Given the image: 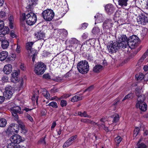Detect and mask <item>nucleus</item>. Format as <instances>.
<instances>
[{
	"mask_svg": "<svg viewBox=\"0 0 148 148\" xmlns=\"http://www.w3.org/2000/svg\"><path fill=\"white\" fill-rule=\"evenodd\" d=\"M127 96L128 97V98L130 99H132L133 97V94L132 93H130L127 95Z\"/></svg>",
	"mask_w": 148,
	"mask_h": 148,
	"instance_id": "nucleus-61",
	"label": "nucleus"
},
{
	"mask_svg": "<svg viewBox=\"0 0 148 148\" xmlns=\"http://www.w3.org/2000/svg\"><path fill=\"white\" fill-rule=\"evenodd\" d=\"M10 140L12 142L18 145L21 141L22 139L21 136L18 134H16L11 136Z\"/></svg>",
	"mask_w": 148,
	"mask_h": 148,
	"instance_id": "nucleus-14",
	"label": "nucleus"
},
{
	"mask_svg": "<svg viewBox=\"0 0 148 148\" xmlns=\"http://www.w3.org/2000/svg\"><path fill=\"white\" fill-rule=\"evenodd\" d=\"M90 120L88 119H81V122L84 123H90Z\"/></svg>",
	"mask_w": 148,
	"mask_h": 148,
	"instance_id": "nucleus-46",
	"label": "nucleus"
},
{
	"mask_svg": "<svg viewBox=\"0 0 148 148\" xmlns=\"http://www.w3.org/2000/svg\"><path fill=\"white\" fill-rule=\"evenodd\" d=\"M88 60H89L90 61H91L93 60V57L90 56H89L88 58Z\"/></svg>",
	"mask_w": 148,
	"mask_h": 148,
	"instance_id": "nucleus-64",
	"label": "nucleus"
},
{
	"mask_svg": "<svg viewBox=\"0 0 148 148\" xmlns=\"http://www.w3.org/2000/svg\"><path fill=\"white\" fill-rule=\"evenodd\" d=\"M82 99V98L80 96L76 95L72 97L71 100V101L73 102H75Z\"/></svg>",
	"mask_w": 148,
	"mask_h": 148,
	"instance_id": "nucleus-34",
	"label": "nucleus"
},
{
	"mask_svg": "<svg viewBox=\"0 0 148 148\" xmlns=\"http://www.w3.org/2000/svg\"><path fill=\"white\" fill-rule=\"evenodd\" d=\"M138 41V38L136 35L130 36L128 38V47L132 49L134 48Z\"/></svg>",
	"mask_w": 148,
	"mask_h": 148,
	"instance_id": "nucleus-6",
	"label": "nucleus"
},
{
	"mask_svg": "<svg viewBox=\"0 0 148 148\" xmlns=\"http://www.w3.org/2000/svg\"><path fill=\"white\" fill-rule=\"evenodd\" d=\"M33 44L34 43L32 42H29L27 43L26 45L32 48V46L33 45Z\"/></svg>",
	"mask_w": 148,
	"mask_h": 148,
	"instance_id": "nucleus-58",
	"label": "nucleus"
},
{
	"mask_svg": "<svg viewBox=\"0 0 148 148\" xmlns=\"http://www.w3.org/2000/svg\"><path fill=\"white\" fill-rule=\"evenodd\" d=\"M119 47V44L117 42H112L108 45L107 49L110 53H112L116 52Z\"/></svg>",
	"mask_w": 148,
	"mask_h": 148,
	"instance_id": "nucleus-7",
	"label": "nucleus"
},
{
	"mask_svg": "<svg viewBox=\"0 0 148 148\" xmlns=\"http://www.w3.org/2000/svg\"><path fill=\"white\" fill-rule=\"evenodd\" d=\"M121 138L119 136H117L115 138V143L117 146H118L119 144L122 140Z\"/></svg>",
	"mask_w": 148,
	"mask_h": 148,
	"instance_id": "nucleus-37",
	"label": "nucleus"
},
{
	"mask_svg": "<svg viewBox=\"0 0 148 148\" xmlns=\"http://www.w3.org/2000/svg\"><path fill=\"white\" fill-rule=\"evenodd\" d=\"M21 19L23 21L26 20L27 24L29 25H32L36 22L37 17L35 14L30 12L28 13L26 15L25 13L22 14L21 16Z\"/></svg>",
	"mask_w": 148,
	"mask_h": 148,
	"instance_id": "nucleus-1",
	"label": "nucleus"
},
{
	"mask_svg": "<svg viewBox=\"0 0 148 148\" xmlns=\"http://www.w3.org/2000/svg\"><path fill=\"white\" fill-rule=\"evenodd\" d=\"M147 56V53H145L143 55L142 57L138 60L137 63V65H140L143 62L145 59L146 58Z\"/></svg>",
	"mask_w": 148,
	"mask_h": 148,
	"instance_id": "nucleus-24",
	"label": "nucleus"
},
{
	"mask_svg": "<svg viewBox=\"0 0 148 148\" xmlns=\"http://www.w3.org/2000/svg\"><path fill=\"white\" fill-rule=\"evenodd\" d=\"M93 88V86H91L90 87H89L87 89H86L85 90V92L88 91H90L91 90H92Z\"/></svg>",
	"mask_w": 148,
	"mask_h": 148,
	"instance_id": "nucleus-51",
	"label": "nucleus"
},
{
	"mask_svg": "<svg viewBox=\"0 0 148 148\" xmlns=\"http://www.w3.org/2000/svg\"><path fill=\"white\" fill-rule=\"evenodd\" d=\"M46 69V65L42 62H40L35 64L34 71L37 75H41L44 73Z\"/></svg>",
	"mask_w": 148,
	"mask_h": 148,
	"instance_id": "nucleus-3",
	"label": "nucleus"
},
{
	"mask_svg": "<svg viewBox=\"0 0 148 148\" xmlns=\"http://www.w3.org/2000/svg\"><path fill=\"white\" fill-rule=\"evenodd\" d=\"M67 104V103L66 100H62L61 101L60 104L62 107H64L66 106Z\"/></svg>",
	"mask_w": 148,
	"mask_h": 148,
	"instance_id": "nucleus-44",
	"label": "nucleus"
},
{
	"mask_svg": "<svg viewBox=\"0 0 148 148\" xmlns=\"http://www.w3.org/2000/svg\"><path fill=\"white\" fill-rule=\"evenodd\" d=\"M78 115L80 116L81 117H87L90 118L91 117V116L87 114V112L86 111H84L82 113L81 112H79L78 113Z\"/></svg>",
	"mask_w": 148,
	"mask_h": 148,
	"instance_id": "nucleus-28",
	"label": "nucleus"
},
{
	"mask_svg": "<svg viewBox=\"0 0 148 148\" xmlns=\"http://www.w3.org/2000/svg\"><path fill=\"white\" fill-rule=\"evenodd\" d=\"M105 9L106 12L109 15L113 13L115 10V8L111 4H108L105 7Z\"/></svg>",
	"mask_w": 148,
	"mask_h": 148,
	"instance_id": "nucleus-13",
	"label": "nucleus"
},
{
	"mask_svg": "<svg viewBox=\"0 0 148 148\" xmlns=\"http://www.w3.org/2000/svg\"><path fill=\"white\" fill-rule=\"evenodd\" d=\"M20 68L22 70L24 71L25 70V66L23 64H21L20 65Z\"/></svg>",
	"mask_w": 148,
	"mask_h": 148,
	"instance_id": "nucleus-55",
	"label": "nucleus"
},
{
	"mask_svg": "<svg viewBox=\"0 0 148 148\" xmlns=\"http://www.w3.org/2000/svg\"><path fill=\"white\" fill-rule=\"evenodd\" d=\"M100 127H102L107 132H108L110 131V130H109L108 127H106L105 125L103 124H101L100 125Z\"/></svg>",
	"mask_w": 148,
	"mask_h": 148,
	"instance_id": "nucleus-45",
	"label": "nucleus"
},
{
	"mask_svg": "<svg viewBox=\"0 0 148 148\" xmlns=\"http://www.w3.org/2000/svg\"><path fill=\"white\" fill-rule=\"evenodd\" d=\"M139 131V128L138 127L135 128L134 131L133 136L134 137H136L138 134Z\"/></svg>",
	"mask_w": 148,
	"mask_h": 148,
	"instance_id": "nucleus-42",
	"label": "nucleus"
},
{
	"mask_svg": "<svg viewBox=\"0 0 148 148\" xmlns=\"http://www.w3.org/2000/svg\"><path fill=\"white\" fill-rule=\"evenodd\" d=\"M88 37L87 34L86 33H84L82 35V38L84 39H86Z\"/></svg>",
	"mask_w": 148,
	"mask_h": 148,
	"instance_id": "nucleus-63",
	"label": "nucleus"
},
{
	"mask_svg": "<svg viewBox=\"0 0 148 148\" xmlns=\"http://www.w3.org/2000/svg\"><path fill=\"white\" fill-rule=\"evenodd\" d=\"M43 77L44 78L47 79H50L51 78L50 76L48 74L44 75Z\"/></svg>",
	"mask_w": 148,
	"mask_h": 148,
	"instance_id": "nucleus-49",
	"label": "nucleus"
},
{
	"mask_svg": "<svg viewBox=\"0 0 148 148\" xmlns=\"http://www.w3.org/2000/svg\"><path fill=\"white\" fill-rule=\"evenodd\" d=\"M71 76V71H69L68 73H67L64 75V76L66 77H70Z\"/></svg>",
	"mask_w": 148,
	"mask_h": 148,
	"instance_id": "nucleus-57",
	"label": "nucleus"
},
{
	"mask_svg": "<svg viewBox=\"0 0 148 148\" xmlns=\"http://www.w3.org/2000/svg\"><path fill=\"white\" fill-rule=\"evenodd\" d=\"M89 68L88 63L86 60L80 61L77 66L79 72L82 74L86 73L89 70Z\"/></svg>",
	"mask_w": 148,
	"mask_h": 148,
	"instance_id": "nucleus-2",
	"label": "nucleus"
},
{
	"mask_svg": "<svg viewBox=\"0 0 148 148\" xmlns=\"http://www.w3.org/2000/svg\"><path fill=\"white\" fill-rule=\"evenodd\" d=\"M13 88L10 85L7 86L5 88L3 95L6 99H9L13 95Z\"/></svg>",
	"mask_w": 148,
	"mask_h": 148,
	"instance_id": "nucleus-8",
	"label": "nucleus"
},
{
	"mask_svg": "<svg viewBox=\"0 0 148 148\" xmlns=\"http://www.w3.org/2000/svg\"><path fill=\"white\" fill-rule=\"evenodd\" d=\"M9 45L8 41L5 40H3L1 42V47L3 49H7Z\"/></svg>",
	"mask_w": 148,
	"mask_h": 148,
	"instance_id": "nucleus-26",
	"label": "nucleus"
},
{
	"mask_svg": "<svg viewBox=\"0 0 148 148\" xmlns=\"http://www.w3.org/2000/svg\"><path fill=\"white\" fill-rule=\"evenodd\" d=\"M118 40L120 48L124 49L128 47V39L125 35H120L119 36Z\"/></svg>",
	"mask_w": 148,
	"mask_h": 148,
	"instance_id": "nucleus-4",
	"label": "nucleus"
},
{
	"mask_svg": "<svg viewBox=\"0 0 148 148\" xmlns=\"http://www.w3.org/2000/svg\"><path fill=\"white\" fill-rule=\"evenodd\" d=\"M38 0H28L27 9H30L31 11V9H32L33 7L37 4L36 2Z\"/></svg>",
	"mask_w": 148,
	"mask_h": 148,
	"instance_id": "nucleus-17",
	"label": "nucleus"
},
{
	"mask_svg": "<svg viewBox=\"0 0 148 148\" xmlns=\"http://www.w3.org/2000/svg\"><path fill=\"white\" fill-rule=\"evenodd\" d=\"M4 22L2 21H0V30L4 27Z\"/></svg>",
	"mask_w": 148,
	"mask_h": 148,
	"instance_id": "nucleus-48",
	"label": "nucleus"
},
{
	"mask_svg": "<svg viewBox=\"0 0 148 148\" xmlns=\"http://www.w3.org/2000/svg\"><path fill=\"white\" fill-rule=\"evenodd\" d=\"M35 36L38 40L44 39L45 37V34L41 31L36 32Z\"/></svg>",
	"mask_w": 148,
	"mask_h": 148,
	"instance_id": "nucleus-19",
	"label": "nucleus"
},
{
	"mask_svg": "<svg viewBox=\"0 0 148 148\" xmlns=\"http://www.w3.org/2000/svg\"><path fill=\"white\" fill-rule=\"evenodd\" d=\"M88 25V23H84L82 24L81 28L82 29H85L86 28Z\"/></svg>",
	"mask_w": 148,
	"mask_h": 148,
	"instance_id": "nucleus-47",
	"label": "nucleus"
},
{
	"mask_svg": "<svg viewBox=\"0 0 148 148\" xmlns=\"http://www.w3.org/2000/svg\"><path fill=\"white\" fill-rule=\"evenodd\" d=\"M7 121L4 118L0 119V127H4L6 126Z\"/></svg>",
	"mask_w": 148,
	"mask_h": 148,
	"instance_id": "nucleus-30",
	"label": "nucleus"
},
{
	"mask_svg": "<svg viewBox=\"0 0 148 148\" xmlns=\"http://www.w3.org/2000/svg\"><path fill=\"white\" fill-rule=\"evenodd\" d=\"M137 22L139 24L145 25L148 22V17L145 14H141L138 17Z\"/></svg>",
	"mask_w": 148,
	"mask_h": 148,
	"instance_id": "nucleus-11",
	"label": "nucleus"
},
{
	"mask_svg": "<svg viewBox=\"0 0 148 148\" xmlns=\"http://www.w3.org/2000/svg\"><path fill=\"white\" fill-rule=\"evenodd\" d=\"M26 48L27 50V51H28V52H29V53L30 54V53H29V51H30V53H32L31 49H32V48L26 45Z\"/></svg>",
	"mask_w": 148,
	"mask_h": 148,
	"instance_id": "nucleus-54",
	"label": "nucleus"
},
{
	"mask_svg": "<svg viewBox=\"0 0 148 148\" xmlns=\"http://www.w3.org/2000/svg\"><path fill=\"white\" fill-rule=\"evenodd\" d=\"M100 32V29L98 27H94L92 30V33L94 35H98Z\"/></svg>",
	"mask_w": 148,
	"mask_h": 148,
	"instance_id": "nucleus-32",
	"label": "nucleus"
},
{
	"mask_svg": "<svg viewBox=\"0 0 148 148\" xmlns=\"http://www.w3.org/2000/svg\"><path fill=\"white\" fill-rule=\"evenodd\" d=\"M145 76L143 75L142 73L140 74L139 75H137L135 76V77L137 79V80H140L143 78L144 79Z\"/></svg>",
	"mask_w": 148,
	"mask_h": 148,
	"instance_id": "nucleus-40",
	"label": "nucleus"
},
{
	"mask_svg": "<svg viewBox=\"0 0 148 148\" xmlns=\"http://www.w3.org/2000/svg\"><path fill=\"white\" fill-rule=\"evenodd\" d=\"M77 137V136L76 135L71 137L64 143L63 145V147L65 148L69 147L72 144L74 141L76 139Z\"/></svg>",
	"mask_w": 148,
	"mask_h": 148,
	"instance_id": "nucleus-15",
	"label": "nucleus"
},
{
	"mask_svg": "<svg viewBox=\"0 0 148 148\" xmlns=\"http://www.w3.org/2000/svg\"><path fill=\"white\" fill-rule=\"evenodd\" d=\"M16 121L18 124L19 127H20L22 131L21 132H23V134L26 133L27 131L25 129V126L23 123L21 121L18 120V119H16Z\"/></svg>",
	"mask_w": 148,
	"mask_h": 148,
	"instance_id": "nucleus-20",
	"label": "nucleus"
},
{
	"mask_svg": "<svg viewBox=\"0 0 148 148\" xmlns=\"http://www.w3.org/2000/svg\"><path fill=\"white\" fill-rule=\"evenodd\" d=\"M42 95L44 96L47 99H48L50 98V94L46 90H45L43 91Z\"/></svg>",
	"mask_w": 148,
	"mask_h": 148,
	"instance_id": "nucleus-38",
	"label": "nucleus"
},
{
	"mask_svg": "<svg viewBox=\"0 0 148 148\" xmlns=\"http://www.w3.org/2000/svg\"><path fill=\"white\" fill-rule=\"evenodd\" d=\"M143 135L144 136H147L148 135V130H143Z\"/></svg>",
	"mask_w": 148,
	"mask_h": 148,
	"instance_id": "nucleus-60",
	"label": "nucleus"
},
{
	"mask_svg": "<svg viewBox=\"0 0 148 148\" xmlns=\"http://www.w3.org/2000/svg\"><path fill=\"white\" fill-rule=\"evenodd\" d=\"M8 53L6 51H3L0 53V60L3 61L8 56Z\"/></svg>",
	"mask_w": 148,
	"mask_h": 148,
	"instance_id": "nucleus-22",
	"label": "nucleus"
},
{
	"mask_svg": "<svg viewBox=\"0 0 148 148\" xmlns=\"http://www.w3.org/2000/svg\"><path fill=\"white\" fill-rule=\"evenodd\" d=\"M49 106H51L52 107L55 108H57L58 105L57 103L54 101H52L49 103L48 105Z\"/></svg>",
	"mask_w": 148,
	"mask_h": 148,
	"instance_id": "nucleus-39",
	"label": "nucleus"
},
{
	"mask_svg": "<svg viewBox=\"0 0 148 148\" xmlns=\"http://www.w3.org/2000/svg\"><path fill=\"white\" fill-rule=\"evenodd\" d=\"M148 34V29L146 28H143L142 30L141 35L143 37Z\"/></svg>",
	"mask_w": 148,
	"mask_h": 148,
	"instance_id": "nucleus-33",
	"label": "nucleus"
},
{
	"mask_svg": "<svg viewBox=\"0 0 148 148\" xmlns=\"http://www.w3.org/2000/svg\"><path fill=\"white\" fill-rule=\"evenodd\" d=\"M103 67L100 65L95 66L93 68V71L95 73H99L103 69Z\"/></svg>",
	"mask_w": 148,
	"mask_h": 148,
	"instance_id": "nucleus-23",
	"label": "nucleus"
},
{
	"mask_svg": "<svg viewBox=\"0 0 148 148\" xmlns=\"http://www.w3.org/2000/svg\"><path fill=\"white\" fill-rule=\"evenodd\" d=\"M1 33L4 34H8L9 32V29L8 27H4L3 28L0 30Z\"/></svg>",
	"mask_w": 148,
	"mask_h": 148,
	"instance_id": "nucleus-29",
	"label": "nucleus"
},
{
	"mask_svg": "<svg viewBox=\"0 0 148 148\" xmlns=\"http://www.w3.org/2000/svg\"><path fill=\"white\" fill-rule=\"evenodd\" d=\"M20 47L19 45L18 44L17 45V47L16 49V51L17 53H19L20 52Z\"/></svg>",
	"mask_w": 148,
	"mask_h": 148,
	"instance_id": "nucleus-56",
	"label": "nucleus"
},
{
	"mask_svg": "<svg viewBox=\"0 0 148 148\" xmlns=\"http://www.w3.org/2000/svg\"><path fill=\"white\" fill-rule=\"evenodd\" d=\"M128 0H118V4L122 7H125L127 5Z\"/></svg>",
	"mask_w": 148,
	"mask_h": 148,
	"instance_id": "nucleus-25",
	"label": "nucleus"
},
{
	"mask_svg": "<svg viewBox=\"0 0 148 148\" xmlns=\"http://www.w3.org/2000/svg\"><path fill=\"white\" fill-rule=\"evenodd\" d=\"M136 107L137 108H139L140 110L143 112L147 110V104L145 102H137L136 104Z\"/></svg>",
	"mask_w": 148,
	"mask_h": 148,
	"instance_id": "nucleus-16",
	"label": "nucleus"
},
{
	"mask_svg": "<svg viewBox=\"0 0 148 148\" xmlns=\"http://www.w3.org/2000/svg\"><path fill=\"white\" fill-rule=\"evenodd\" d=\"M137 102L143 103L145 99V97L144 95L141 94L137 96Z\"/></svg>",
	"mask_w": 148,
	"mask_h": 148,
	"instance_id": "nucleus-31",
	"label": "nucleus"
},
{
	"mask_svg": "<svg viewBox=\"0 0 148 148\" xmlns=\"http://www.w3.org/2000/svg\"><path fill=\"white\" fill-rule=\"evenodd\" d=\"M137 148H146L147 147L146 145L143 143H141L139 144V142L138 141L137 143Z\"/></svg>",
	"mask_w": 148,
	"mask_h": 148,
	"instance_id": "nucleus-43",
	"label": "nucleus"
},
{
	"mask_svg": "<svg viewBox=\"0 0 148 148\" xmlns=\"http://www.w3.org/2000/svg\"><path fill=\"white\" fill-rule=\"evenodd\" d=\"M113 23L110 19L106 20L104 22L102 27L103 29L107 32L110 31V29L112 27Z\"/></svg>",
	"mask_w": 148,
	"mask_h": 148,
	"instance_id": "nucleus-9",
	"label": "nucleus"
},
{
	"mask_svg": "<svg viewBox=\"0 0 148 148\" xmlns=\"http://www.w3.org/2000/svg\"><path fill=\"white\" fill-rule=\"evenodd\" d=\"M16 144L11 142L8 145V148H18V145Z\"/></svg>",
	"mask_w": 148,
	"mask_h": 148,
	"instance_id": "nucleus-36",
	"label": "nucleus"
},
{
	"mask_svg": "<svg viewBox=\"0 0 148 148\" xmlns=\"http://www.w3.org/2000/svg\"><path fill=\"white\" fill-rule=\"evenodd\" d=\"M12 69V66L10 64H8L4 66L3 71L4 73L9 74L11 72Z\"/></svg>",
	"mask_w": 148,
	"mask_h": 148,
	"instance_id": "nucleus-18",
	"label": "nucleus"
},
{
	"mask_svg": "<svg viewBox=\"0 0 148 148\" xmlns=\"http://www.w3.org/2000/svg\"><path fill=\"white\" fill-rule=\"evenodd\" d=\"M90 123L93 124V125H96L98 126L99 127H100V125L101 124H98L97 123H95V122L93 121H92L90 120Z\"/></svg>",
	"mask_w": 148,
	"mask_h": 148,
	"instance_id": "nucleus-52",
	"label": "nucleus"
},
{
	"mask_svg": "<svg viewBox=\"0 0 148 148\" xmlns=\"http://www.w3.org/2000/svg\"><path fill=\"white\" fill-rule=\"evenodd\" d=\"M112 117L113 118L112 121L114 123H116L117 122L119 119V116L117 114H115L112 116Z\"/></svg>",
	"mask_w": 148,
	"mask_h": 148,
	"instance_id": "nucleus-35",
	"label": "nucleus"
},
{
	"mask_svg": "<svg viewBox=\"0 0 148 148\" xmlns=\"http://www.w3.org/2000/svg\"><path fill=\"white\" fill-rule=\"evenodd\" d=\"M5 15V12L3 11H0V17H4Z\"/></svg>",
	"mask_w": 148,
	"mask_h": 148,
	"instance_id": "nucleus-53",
	"label": "nucleus"
},
{
	"mask_svg": "<svg viewBox=\"0 0 148 148\" xmlns=\"http://www.w3.org/2000/svg\"><path fill=\"white\" fill-rule=\"evenodd\" d=\"M10 111L12 116H14L16 119L18 118V113L21 114L22 113L21 112V108L19 106H16L14 107H12L10 109Z\"/></svg>",
	"mask_w": 148,
	"mask_h": 148,
	"instance_id": "nucleus-10",
	"label": "nucleus"
},
{
	"mask_svg": "<svg viewBox=\"0 0 148 148\" xmlns=\"http://www.w3.org/2000/svg\"><path fill=\"white\" fill-rule=\"evenodd\" d=\"M41 143H42L44 144H45L46 142L45 141V138H41L40 140Z\"/></svg>",
	"mask_w": 148,
	"mask_h": 148,
	"instance_id": "nucleus-62",
	"label": "nucleus"
},
{
	"mask_svg": "<svg viewBox=\"0 0 148 148\" xmlns=\"http://www.w3.org/2000/svg\"><path fill=\"white\" fill-rule=\"evenodd\" d=\"M19 130V127L18 125L15 123L11 124L8 128L7 132L8 133L12 134L15 132L17 133Z\"/></svg>",
	"mask_w": 148,
	"mask_h": 148,
	"instance_id": "nucleus-12",
	"label": "nucleus"
},
{
	"mask_svg": "<svg viewBox=\"0 0 148 148\" xmlns=\"http://www.w3.org/2000/svg\"><path fill=\"white\" fill-rule=\"evenodd\" d=\"M9 27L10 29H13L14 27V18L12 15H10L9 18Z\"/></svg>",
	"mask_w": 148,
	"mask_h": 148,
	"instance_id": "nucleus-27",
	"label": "nucleus"
},
{
	"mask_svg": "<svg viewBox=\"0 0 148 148\" xmlns=\"http://www.w3.org/2000/svg\"><path fill=\"white\" fill-rule=\"evenodd\" d=\"M71 96V95H70L68 94H65L63 95L61 97L63 99H66L68 97H69Z\"/></svg>",
	"mask_w": 148,
	"mask_h": 148,
	"instance_id": "nucleus-50",
	"label": "nucleus"
},
{
	"mask_svg": "<svg viewBox=\"0 0 148 148\" xmlns=\"http://www.w3.org/2000/svg\"><path fill=\"white\" fill-rule=\"evenodd\" d=\"M54 13L51 9H47L44 11L42 13L43 18L46 21H50L54 18Z\"/></svg>",
	"mask_w": 148,
	"mask_h": 148,
	"instance_id": "nucleus-5",
	"label": "nucleus"
},
{
	"mask_svg": "<svg viewBox=\"0 0 148 148\" xmlns=\"http://www.w3.org/2000/svg\"><path fill=\"white\" fill-rule=\"evenodd\" d=\"M11 75L12 76L11 78L12 82L14 83H16L18 82V81L17 77V76L18 75V72L17 71H14Z\"/></svg>",
	"mask_w": 148,
	"mask_h": 148,
	"instance_id": "nucleus-21",
	"label": "nucleus"
},
{
	"mask_svg": "<svg viewBox=\"0 0 148 148\" xmlns=\"http://www.w3.org/2000/svg\"><path fill=\"white\" fill-rule=\"evenodd\" d=\"M4 100V97L3 96H0V103H3Z\"/></svg>",
	"mask_w": 148,
	"mask_h": 148,
	"instance_id": "nucleus-59",
	"label": "nucleus"
},
{
	"mask_svg": "<svg viewBox=\"0 0 148 148\" xmlns=\"http://www.w3.org/2000/svg\"><path fill=\"white\" fill-rule=\"evenodd\" d=\"M135 93L137 96L141 95V89L138 87L136 89Z\"/></svg>",
	"mask_w": 148,
	"mask_h": 148,
	"instance_id": "nucleus-41",
	"label": "nucleus"
}]
</instances>
